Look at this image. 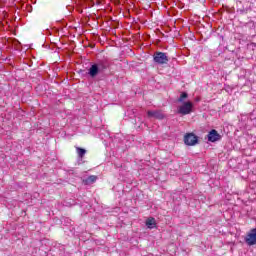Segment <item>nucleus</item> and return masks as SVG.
<instances>
[{
	"instance_id": "obj_1",
	"label": "nucleus",
	"mask_w": 256,
	"mask_h": 256,
	"mask_svg": "<svg viewBox=\"0 0 256 256\" xmlns=\"http://www.w3.org/2000/svg\"><path fill=\"white\" fill-rule=\"evenodd\" d=\"M187 97H189V94L182 92L178 98V103H181V105L177 107V113H179V115H190V113H193V102L185 101Z\"/></svg>"
},
{
	"instance_id": "obj_2",
	"label": "nucleus",
	"mask_w": 256,
	"mask_h": 256,
	"mask_svg": "<svg viewBox=\"0 0 256 256\" xmlns=\"http://www.w3.org/2000/svg\"><path fill=\"white\" fill-rule=\"evenodd\" d=\"M153 59L157 65H167V63H169V56L164 52H155L153 54Z\"/></svg>"
},
{
	"instance_id": "obj_3",
	"label": "nucleus",
	"mask_w": 256,
	"mask_h": 256,
	"mask_svg": "<svg viewBox=\"0 0 256 256\" xmlns=\"http://www.w3.org/2000/svg\"><path fill=\"white\" fill-rule=\"evenodd\" d=\"M244 241L249 247H253V245H256V228L251 229L246 234Z\"/></svg>"
},
{
	"instance_id": "obj_4",
	"label": "nucleus",
	"mask_w": 256,
	"mask_h": 256,
	"mask_svg": "<svg viewBox=\"0 0 256 256\" xmlns=\"http://www.w3.org/2000/svg\"><path fill=\"white\" fill-rule=\"evenodd\" d=\"M184 143L188 146L197 145L199 143V137L194 133H188L184 136Z\"/></svg>"
},
{
	"instance_id": "obj_5",
	"label": "nucleus",
	"mask_w": 256,
	"mask_h": 256,
	"mask_svg": "<svg viewBox=\"0 0 256 256\" xmlns=\"http://www.w3.org/2000/svg\"><path fill=\"white\" fill-rule=\"evenodd\" d=\"M207 139L211 143H215V141H220L221 135L219 134V132H217V130L213 129L208 133Z\"/></svg>"
},
{
	"instance_id": "obj_6",
	"label": "nucleus",
	"mask_w": 256,
	"mask_h": 256,
	"mask_svg": "<svg viewBox=\"0 0 256 256\" xmlns=\"http://www.w3.org/2000/svg\"><path fill=\"white\" fill-rule=\"evenodd\" d=\"M95 65H97L100 72L103 73V71L109 67V62L106 59L99 60Z\"/></svg>"
},
{
	"instance_id": "obj_7",
	"label": "nucleus",
	"mask_w": 256,
	"mask_h": 256,
	"mask_svg": "<svg viewBox=\"0 0 256 256\" xmlns=\"http://www.w3.org/2000/svg\"><path fill=\"white\" fill-rule=\"evenodd\" d=\"M88 73H89L90 77L94 78V77H97L99 75V73H101V70L99 69V67L96 64H93L89 68Z\"/></svg>"
},
{
	"instance_id": "obj_8",
	"label": "nucleus",
	"mask_w": 256,
	"mask_h": 256,
	"mask_svg": "<svg viewBox=\"0 0 256 256\" xmlns=\"http://www.w3.org/2000/svg\"><path fill=\"white\" fill-rule=\"evenodd\" d=\"M95 181H97V176L91 175L86 180H84V183L86 185H93V183H95Z\"/></svg>"
},
{
	"instance_id": "obj_9",
	"label": "nucleus",
	"mask_w": 256,
	"mask_h": 256,
	"mask_svg": "<svg viewBox=\"0 0 256 256\" xmlns=\"http://www.w3.org/2000/svg\"><path fill=\"white\" fill-rule=\"evenodd\" d=\"M76 151H77L78 157H80V159H83L85 157V153H87V150L80 148V147H76Z\"/></svg>"
},
{
	"instance_id": "obj_10",
	"label": "nucleus",
	"mask_w": 256,
	"mask_h": 256,
	"mask_svg": "<svg viewBox=\"0 0 256 256\" xmlns=\"http://www.w3.org/2000/svg\"><path fill=\"white\" fill-rule=\"evenodd\" d=\"M154 119H165V114L161 110H157Z\"/></svg>"
},
{
	"instance_id": "obj_11",
	"label": "nucleus",
	"mask_w": 256,
	"mask_h": 256,
	"mask_svg": "<svg viewBox=\"0 0 256 256\" xmlns=\"http://www.w3.org/2000/svg\"><path fill=\"white\" fill-rule=\"evenodd\" d=\"M146 225H155V218L150 217L146 220Z\"/></svg>"
},
{
	"instance_id": "obj_12",
	"label": "nucleus",
	"mask_w": 256,
	"mask_h": 256,
	"mask_svg": "<svg viewBox=\"0 0 256 256\" xmlns=\"http://www.w3.org/2000/svg\"><path fill=\"white\" fill-rule=\"evenodd\" d=\"M147 115H148V117H154V118H155L156 111H151V110H149V111L147 112Z\"/></svg>"
},
{
	"instance_id": "obj_13",
	"label": "nucleus",
	"mask_w": 256,
	"mask_h": 256,
	"mask_svg": "<svg viewBox=\"0 0 256 256\" xmlns=\"http://www.w3.org/2000/svg\"><path fill=\"white\" fill-rule=\"evenodd\" d=\"M147 229H157V225H148Z\"/></svg>"
}]
</instances>
